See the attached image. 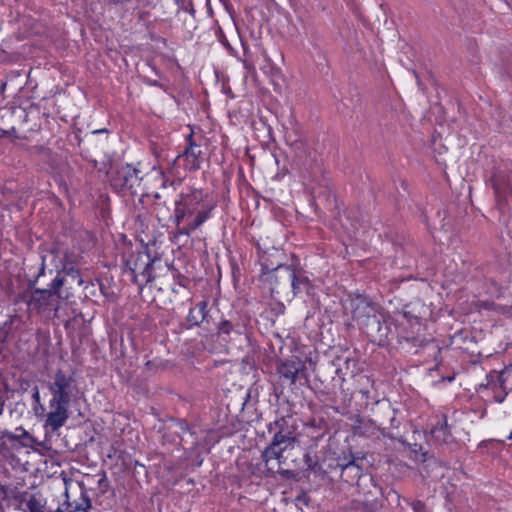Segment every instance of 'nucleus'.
<instances>
[{
	"instance_id": "f257e3e1",
	"label": "nucleus",
	"mask_w": 512,
	"mask_h": 512,
	"mask_svg": "<svg viewBox=\"0 0 512 512\" xmlns=\"http://www.w3.org/2000/svg\"><path fill=\"white\" fill-rule=\"evenodd\" d=\"M218 207L217 197L202 188L185 187L174 200L171 221L175 229L170 239L176 243L181 236L190 237L210 221Z\"/></svg>"
},
{
	"instance_id": "f03ea898",
	"label": "nucleus",
	"mask_w": 512,
	"mask_h": 512,
	"mask_svg": "<svg viewBox=\"0 0 512 512\" xmlns=\"http://www.w3.org/2000/svg\"><path fill=\"white\" fill-rule=\"evenodd\" d=\"M289 420L290 418L280 417L267 427L273 436L270 444L262 452V460L269 470L274 468L273 462L280 468L287 459L284 453L295 447V429L289 424Z\"/></svg>"
},
{
	"instance_id": "7ed1b4c3",
	"label": "nucleus",
	"mask_w": 512,
	"mask_h": 512,
	"mask_svg": "<svg viewBox=\"0 0 512 512\" xmlns=\"http://www.w3.org/2000/svg\"><path fill=\"white\" fill-rule=\"evenodd\" d=\"M65 282V277L60 273L49 283L47 289L35 288L32 290L29 299L26 301L31 312L38 315H45L52 310L57 312L59 305L56 297L62 300L69 298L68 294L63 295L62 287Z\"/></svg>"
},
{
	"instance_id": "20e7f679",
	"label": "nucleus",
	"mask_w": 512,
	"mask_h": 512,
	"mask_svg": "<svg viewBox=\"0 0 512 512\" xmlns=\"http://www.w3.org/2000/svg\"><path fill=\"white\" fill-rule=\"evenodd\" d=\"M352 317L370 331L379 332L381 330L380 307L366 297L358 295L353 301Z\"/></svg>"
},
{
	"instance_id": "39448f33",
	"label": "nucleus",
	"mask_w": 512,
	"mask_h": 512,
	"mask_svg": "<svg viewBox=\"0 0 512 512\" xmlns=\"http://www.w3.org/2000/svg\"><path fill=\"white\" fill-rule=\"evenodd\" d=\"M140 171L131 165L117 169L110 177L112 188L123 194L137 195V188L141 185Z\"/></svg>"
},
{
	"instance_id": "423d86ee",
	"label": "nucleus",
	"mask_w": 512,
	"mask_h": 512,
	"mask_svg": "<svg viewBox=\"0 0 512 512\" xmlns=\"http://www.w3.org/2000/svg\"><path fill=\"white\" fill-rule=\"evenodd\" d=\"M277 374L282 384L292 386L297 381L302 383L308 382L307 367L305 361L298 356L281 361L277 366Z\"/></svg>"
},
{
	"instance_id": "0eeeda50",
	"label": "nucleus",
	"mask_w": 512,
	"mask_h": 512,
	"mask_svg": "<svg viewBox=\"0 0 512 512\" xmlns=\"http://www.w3.org/2000/svg\"><path fill=\"white\" fill-rule=\"evenodd\" d=\"M34 438L22 427L19 426L15 432L4 430L0 433V451L3 454L20 452L22 448L32 447Z\"/></svg>"
},
{
	"instance_id": "6e6552de",
	"label": "nucleus",
	"mask_w": 512,
	"mask_h": 512,
	"mask_svg": "<svg viewBox=\"0 0 512 512\" xmlns=\"http://www.w3.org/2000/svg\"><path fill=\"white\" fill-rule=\"evenodd\" d=\"M204 161L201 144L194 139V132L191 130L186 136V147L182 153L178 154L175 162L183 165L185 171L195 172L199 170Z\"/></svg>"
},
{
	"instance_id": "1a4fd4ad",
	"label": "nucleus",
	"mask_w": 512,
	"mask_h": 512,
	"mask_svg": "<svg viewBox=\"0 0 512 512\" xmlns=\"http://www.w3.org/2000/svg\"><path fill=\"white\" fill-rule=\"evenodd\" d=\"M51 394L50 400L67 403L70 405L75 389V379L62 370L56 371L53 380L48 385Z\"/></svg>"
},
{
	"instance_id": "9d476101",
	"label": "nucleus",
	"mask_w": 512,
	"mask_h": 512,
	"mask_svg": "<svg viewBox=\"0 0 512 512\" xmlns=\"http://www.w3.org/2000/svg\"><path fill=\"white\" fill-rule=\"evenodd\" d=\"M426 430L436 444H448L453 439L448 416L444 412L433 413L428 419Z\"/></svg>"
},
{
	"instance_id": "9b49d317",
	"label": "nucleus",
	"mask_w": 512,
	"mask_h": 512,
	"mask_svg": "<svg viewBox=\"0 0 512 512\" xmlns=\"http://www.w3.org/2000/svg\"><path fill=\"white\" fill-rule=\"evenodd\" d=\"M152 260L147 253H136L129 256L125 261V267L130 271L134 282L148 283L152 280Z\"/></svg>"
},
{
	"instance_id": "f8f14e48",
	"label": "nucleus",
	"mask_w": 512,
	"mask_h": 512,
	"mask_svg": "<svg viewBox=\"0 0 512 512\" xmlns=\"http://www.w3.org/2000/svg\"><path fill=\"white\" fill-rule=\"evenodd\" d=\"M48 409L43 427L46 432L55 433L65 425L69 418V404L49 400Z\"/></svg>"
},
{
	"instance_id": "ddd939ff",
	"label": "nucleus",
	"mask_w": 512,
	"mask_h": 512,
	"mask_svg": "<svg viewBox=\"0 0 512 512\" xmlns=\"http://www.w3.org/2000/svg\"><path fill=\"white\" fill-rule=\"evenodd\" d=\"M33 152L37 157L39 163L51 175L56 176L61 172V160L59 155L51 148L38 145L33 147Z\"/></svg>"
},
{
	"instance_id": "4468645a",
	"label": "nucleus",
	"mask_w": 512,
	"mask_h": 512,
	"mask_svg": "<svg viewBox=\"0 0 512 512\" xmlns=\"http://www.w3.org/2000/svg\"><path fill=\"white\" fill-rule=\"evenodd\" d=\"M277 268H284V270L288 273V280L291 283V287L294 294H298L301 292H309V290L312 287V284L307 276L300 272H297L290 265L277 264Z\"/></svg>"
},
{
	"instance_id": "2eb2a0df",
	"label": "nucleus",
	"mask_w": 512,
	"mask_h": 512,
	"mask_svg": "<svg viewBox=\"0 0 512 512\" xmlns=\"http://www.w3.org/2000/svg\"><path fill=\"white\" fill-rule=\"evenodd\" d=\"M208 302L206 300H201L196 303L193 307H191L186 316V321L188 322V328H193L200 326V324L208 317Z\"/></svg>"
},
{
	"instance_id": "dca6fc26",
	"label": "nucleus",
	"mask_w": 512,
	"mask_h": 512,
	"mask_svg": "<svg viewBox=\"0 0 512 512\" xmlns=\"http://www.w3.org/2000/svg\"><path fill=\"white\" fill-rule=\"evenodd\" d=\"M63 506H65L63 509L64 512H86L91 508L92 505L87 493L82 491L79 498L75 499L73 502H70L69 498L67 497V500L63 503Z\"/></svg>"
},
{
	"instance_id": "f3484780",
	"label": "nucleus",
	"mask_w": 512,
	"mask_h": 512,
	"mask_svg": "<svg viewBox=\"0 0 512 512\" xmlns=\"http://www.w3.org/2000/svg\"><path fill=\"white\" fill-rule=\"evenodd\" d=\"M338 466L341 468V477L345 482L359 479L362 474V468L356 464L354 459L349 460L347 463H338Z\"/></svg>"
},
{
	"instance_id": "a211bd4d",
	"label": "nucleus",
	"mask_w": 512,
	"mask_h": 512,
	"mask_svg": "<svg viewBox=\"0 0 512 512\" xmlns=\"http://www.w3.org/2000/svg\"><path fill=\"white\" fill-rule=\"evenodd\" d=\"M20 510L23 512H45V504L36 494L20 501Z\"/></svg>"
},
{
	"instance_id": "6ab92c4d",
	"label": "nucleus",
	"mask_w": 512,
	"mask_h": 512,
	"mask_svg": "<svg viewBox=\"0 0 512 512\" xmlns=\"http://www.w3.org/2000/svg\"><path fill=\"white\" fill-rule=\"evenodd\" d=\"M234 333L237 335H248L251 330V318L247 315H239L237 318H231Z\"/></svg>"
},
{
	"instance_id": "aec40b11",
	"label": "nucleus",
	"mask_w": 512,
	"mask_h": 512,
	"mask_svg": "<svg viewBox=\"0 0 512 512\" xmlns=\"http://www.w3.org/2000/svg\"><path fill=\"white\" fill-rule=\"evenodd\" d=\"M278 270H284V268H277V265L275 267H270L265 262H261L260 277L264 282H269L271 284L272 290H274V287L278 285V279L275 274Z\"/></svg>"
},
{
	"instance_id": "412c9836",
	"label": "nucleus",
	"mask_w": 512,
	"mask_h": 512,
	"mask_svg": "<svg viewBox=\"0 0 512 512\" xmlns=\"http://www.w3.org/2000/svg\"><path fill=\"white\" fill-rule=\"evenodd\" d=\"M489 182L495 192V195L499 197L505 190V177L498 169H494L491 173Z\"/></svg>"
},
{
	"instance_id": "4be33fe9",
	"label": "nucleus",
	"mask_w": 512,
	"mask_h": 512,
	"mask_svg": "<svg viewBox=\"0 0 512 512\" xmlns=\"http://www.w3.org/2000/svg\"><path fill=\"white\" fill-rule=\"evenodd\" d=\"M153 213L158 221V223L162 226H166L167 220H171V217L173 216V213H170L169 207H167L165 204L157 203L153 207Z\"/></svg>"
},
{
	"instance_id": "5701e85b",
	"label": "nucleus",
	"mask_w": 512,
	"mask_h": 512,
	"mask_svg": "<svg viewBox=\"0 0 512 512\" xmlns=\"http://www.w3.org/2000/svg\"><path fill=\"white\" fill-rule=\"evenodd\" d=\"M217 335L221 337L223 340L227 341L230 339L232 333H234L232 320L231 319H221L217 326Z\"/></svg>"
},
{
	"instance_id": "b1692460",
	"label": "nucleus",
	"mask_w": 512,
	"mask_h": 512,
	"mask_svg": "<svg viewBox=\"0 0 512 512\" xmlns=\"http://www.w3.org/2000/svg\"><path fill=\"white\" fill-rule=\"evenodd\" d=\"M63 271L65 272L66 276L70 277L73 281H76L78 286L83 285L84 281L78 268L74 266H64Z\"/></svg>"
},
{
	"instance_id": "393cba45",
	"label": "nucleus",
	"mask_w": 512,
	"mask_h": 512,
	"mask_svg": "<svg viewBox=\"0 0 512 512\" xmlns=\"http://www.w3.org/2000/svg\"><path fill=\"white\" fill-rule=\"evenodd\" d=\"M242 47H243V52H244L245 58L242 59V58L238 57V55H237L236 56L237 60L242 63L244 69H246L248 72H254L255 66H254L253 62L250 61L249 59H247V56L249 53V46L245 42L242 41Z\"/></svg>"
},
{
	"instance_id": "a878e982",
	"label": "nucleus",
	"mask_w": 512,
	"mask_h": 512,
	"mask_svg": "<svg viewBox=\"0 0 512 512\" xmlns=\"http://www.w3.org/2000/svg\"><path fill=\"white\" fill-rule=\"evenodd\" d=\"M174 281H175V285L182 287V288H187L188 284L190 282L186 276L182 275L179 272L174 274Z\"/></svg>"
},
{
	"instance_id": "bb28decb",
	"label": "nucleus",
	"mask_w": 512,
	"mask_h": 512,
	"mask_svg": "<svg viewBox=\"0 0 512 512\" xmlns=\"http://www.w3.org/2000/svg\"><path fill=\"white\" fill-rule=\"evenodd\" d=\"M220 42L226 48V50L231 56H237V51L231 46V44L224 35L221 36Z\"/></svg>"
},
{
	"instance_id": "cd10ccee",
	"label": "nucleus",
	"mask_w": 512,
	"mask_h": 512,
	"mask_svg": "<svg viewBox=\"0 0 512 512\" xmlns=\"http://www.w3.org/2000/svg\"><path fill=\"white\" fill-rule=\"evenodd\" d=\"M17 131H16V128L15 127H12L8 130H5V129H2L0 128V140L4 137H14V138H18V136L16 135Z\"/></svg>"
},
{
	"instance_id": "c85d7f7f",
	"label": "nucleus",
	"mask_w": 512,
	"mask_h": 512,
	"mask_svg": "<svg viewBox=\"0 0 512 512\" xmlns=\"http://www.w3.org/2000/svg\"><path fill=\"white\" fill-rule=\"evenodd\" d=\"M178 427H179V433L181 435H184L186 433H192L191 432V427H190L189 423L187 421H185V420H180L178 422Z\"/></svg>"
},
{
	"instance_id": "c756f323",
	"label": "nucleus",
	"mask_w": 512,
	"mask_h": 512,
	"mask_svg": "<svg viewBox=\"0 0 512 512\" xmlns=\"http://www.w3.org/2000/svg\"><path fill=\"white\" fill-rule=\"evenodd\" d=\"M411 508L414 512H425L426 506L420 500H414L411 504Z\"/></svg>"
},
{
	"instance_id": "7c9ffc66",
	"label": "nucleus",
	"mask_w": 512,
	"mask_h": 512,
	"mask_svg": "<svg viewBox=\"0 0 512 512\" xmlns=\"http://www.w3.org/2000/svg\"><path fill=\"white\" fill-rule=\"evenodd\" d=\"M32 399H33V401H34L35 403H37V404H39V405H40L41 410L44 412L45 408H44V406H43V405H41V403H40V392H39L38 387H35V388L33 389Z\"/></svg>"
},
{
	"instance_id": "2f4dec72",
	"label": "nucleus",
	"mask_w": 512,
	"mask_h": 512,
	"mask_svg": "<svg viewBox=\"0 0 512 512\" xmlns=\"http://www.w3.org/2000/svg\"><path fill=\"white\" fill-rule=\"evenodd\" d=\"M45 274V263L44 261L42 262L41 264V267L39 269V272H38V275H37V278L43 276Z\"/></svg>"
},
{
	"instance_id": "473e14b6",
	"label": "nucleus",
	"mask_w": 512,
	"mask_h": 512,
	"mask_svg": "<svg viewBox=\"0 0 512 512\" xmlns=\"http://www.w3.org/2000/svg\"><path fill=\"white\" fill-rule=\"evenodd\" d=\"M16 316H10L9 319L4 323L5 325H12L14 323Z\"/></svg>"
},
{
	"instance_id": "72a5a7b5",
	"label": "nucleus",
	"mask_w": 512,
	"mask_h": 512,
	"mask_svg": "<svg viewBox=\"0 0 512 512\" xmlns=\"http://www.w3.org/2000/svg\"><path fill=\"white\" fill-rule=\"evenodd\" d=\"M107 132H108V130L106 128L97 129V130L93 131L94 134H101V133H107Z\"/></svg>"
},
{
	"instance_id": "f704fd0d",
	"label": "nucleus",
	"mask_w": 512,
	"mask_h": 512,
	"mask_svg": "<svg viewBox=\"0 0 512 512\" xmlns=\"http://www.w3.org/2000/svg\"><path fill=\"white\" fill-rule=\"evenodd\" d=\"M504 398H505V396L497 397V398H496V401H497V402H499V403H501V402H503V401H504Z\"/></svg>"
},
{
	"instance_id": "c9c22d12",
	"label": "nucleus",
	"mask_w": 512,
	"mask_h": 512,
	"mask_svg": "<svg viewBox=\"0 0 512 512\" xmlns=\"http://www.w3.org/2000/svg\"><path fill=\"white\" fill-rule=\"evenodd\" d=\"M360 392H361L364 396H366V397H368V395H369V391H368V390H365V391H364V390H361Z\"/></svg>"
},
{
	"instance_id": "e433bc0d",
	"label": "nucleus",
	"mask_w": 512,
	"mask_h": 512,
	"mask_svg": "<svg viewBox=\"0 0 512 512\" xmlns=\"http://www.w3.org/2000/svg\"><path fill=\"white\" fill-rule=\"evenodd\" d=\"M360 392H361L364 396H366V397H368V395H369V391H368V390H365V391H364V390H361Z\"/></svg>"
},
{
	"instance_id": "4c0bfd02",
	"label": "nucleus",
	"mask_w": 512,
	"mask_h": 512,
	"mask_svg": "<svg viewBox=\"0 0 512 512\" xmlns=\"http://www.w3.org/2000/svg\"><path fill=\"white\" fill-rule=\"evenodd\" d=\"M0 512H4L3 504L1 501H0Z\"/></svg>"
},
{
	"instance_id": "58836bf2",
	"label": "nucleus",
	"mask_w": 512,
	"mask_h": 512,
	"mask_svg": "<svg viewBox=\"0 0 512 512\" xmlns=\"http://www.w3.org/2000/svg\"><path fill=\"white\" fill-rule=\"evenodd\" d=\"M172 291L173 292H178V290L175 287L172 288Z\"/></svg>"
},
{
	"instance_id": "ea45409f",
	"label": "nucleus",
	"mask_w": 512,
	"mask_h": 512,
	"mask_svg": "<svg viewBox=\"0 0 512 512\" xmlns=\"http://www.w3.org/2000/svg\"><path fill=\"white\" fill-rule=\"evenodd\" d=\"M153 85L158 86V82H157V81H154V82H153Z\"/></svg>"
},
{
	"instance_id": "a19ab883",
	"label": "nucleus",
	"mask_w": 512,
	"mask_h": 512,
	"mask_svg": "<svg viewBox=\"0 0 512 512\" xmlns=\"http://www.w3.org/2000/svg\"><path fill=\"white\" fill-rule=\"evenodd\" d=\"M509 439H512V432H511V433H510V435H509Z\"/></svg>"
}]
</instances>
